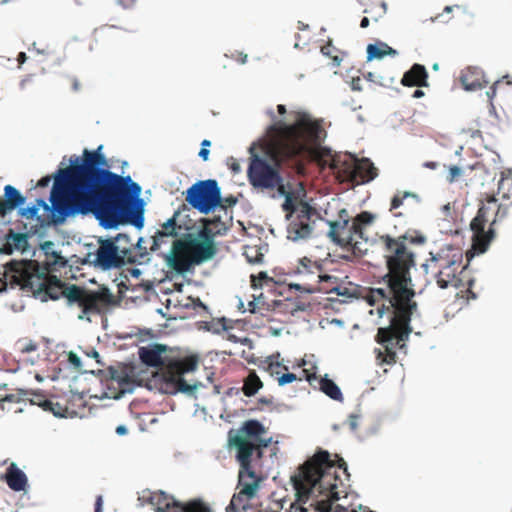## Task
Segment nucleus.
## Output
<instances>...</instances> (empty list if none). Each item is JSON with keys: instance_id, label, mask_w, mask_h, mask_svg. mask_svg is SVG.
<instances>
[{"instance_id": "42", "label": "nucleus", "mask_w": 512, "mask_h": 512, "mask_svg": "<svg viewBox=\"0 0 512 512\" xmlns=\"http://www.w3.org/2000/svg\"><path fill=\"white\" fill-rule=\"evenodd\" d=\"M198 266L197 263L193 262V259L190 258L187 262H182L180 260L179 264H176V267L169 268L175 277L186 278L188 275H192L195 272L194 267Z\"/></svg>"}, {"instance_id": "7", "label": "nucleus", "mask_w": 512, "mask_h": 512, "mask_svg": "<svg viewBox=\"0 0 512 512\" xmlns=\"http://www.w3.org/2000/svg\"><path fill=\"white\" fill-rule=\"evenodd\" d=\"M253 150V146H250L252 156L247 168L249 184L258 190H274L280 187L284 182L280 170L266 157L254 154Z\"/></svg>"}, {"instance_id": "20", "label": "nucleus", "mask_w": 512, "mask_h": 512, "mask_svg": "<svg viewBox=\"0 0 512 512\" xmlns=\"http://www.w3.org/2000/svg\"><path fill=\"white\" fill-rule=\"evenodd\" d=\"M170 350L167 344L151 342L138 349L140 362L148 368H158L163 365V355Z\"/></svg>"}, {"instance_id": "46", "label": "nucleus", "mask_w": 512, "mask_h": 512, "mask_svg": "<svg viewBox=\"0 0 512 512\" xmlns=\"http://www.w3.org/2000/svg\"><path fill=\"white\" fill-rule=\"evenodd\" d=\"M188 299L191 301V303H185L183 304L181 301H177L173 304L174 308H182V309H203L206 313L211 315V310L209 306L204 303L199 297H193L189 296Z\"/></svg>"}, {"instance_id": "9", "label": "nucleus", "mask_w": 512, "mask_h": 512, "mask_svg": "<svg viewBox=\"0 0 512 512\" xmlns=\"http://www.w3.org/2000/svg\"><path fill=\"white\" fill-rule=\"evenodd\" d=\"M488 210L489 208L481 203L476 215L469 224L470 230L473 232L472 245L466 252L467 262L463 266L462 271L468 269L475 256L486 253L491 243L496 238L494 226L490 225L488 230H485Z\"/></svg>"}, {"instance_id": "60", "label": "nucleus", "mask_w": 512, "mask_h": 512, "mask_svg": "<svg viewBox=\"0 0 512 512\" xmlns=\"http://www.w3.org/2000/svg\"><path fill=\"white\" fill-rule=\"evenodd\" d=\"M63 297L61 294L55 291L48 290L47 288L41 292V295L39 296V300L42 303H46L48 301H58L60 298Z\"/></svg>"}, {"instance_id": "59", "label": "nucleus", "mask_w": 512, "mask_h": 512, "mask_svg": "<svg viewBox=\"0 0 512 512\" xmlns=\"http://www.w3.org/2000/svg\"><path fill=\"white\" fill-rule=\"evenodd\" d=\"M180 239L185 242V247L195 248L199 245L196 232H187L180 234Z\"/></svg>"}, {"instance_id": "51", "label": "nucleus", "mask_w": 512, "mask_h": 512, "mask_svg": "<svg viewBox=\"0 0 512 512\" xmlns=\"http://www.w3.org/2000/svg\"><path fill=\"white\" fill-rule=\"evenodd\" d=\"M414 286H402L399 289L391 290V294L394 298L402 296L406 301H414L413 298L416 296V292L413 288Z\"/></svg>"}, {"instance_id": "18", "label": "nucleus", "mask_w": 512, "mask_h": 512, "mask_svg": "<svg viewBox=\"0 0 512 512\" xmlns=\"http://www.w3.org/2000/svg\"><path fill=\"white\" fill-rule=\"evenodd\" d=\"M56 173L57 170L52 175H45L41 177L38 180L36 187L46 188L52 181V185L57 182L60 197H76L77 195H80L78 190H82V187L74 184L71 173H67L59 177H56Z\"/></svg>"}, {"instance_id": "22", "label": "nucleus", "mask_w": 512, "mask_h": 512, "mask_svg": "<svg viewBox=\"0 0 512 512\" xmlns=\"http://www.w3.org/2000/svg\"><path fill=\"white\" fill-rule=\"evenodd\" d=\"M352 155L350 166L351 176L359 178L358 184H367L378 176V170L370 158H359L356 154Z\"/></svg>"}, {"instance_id": "45", "label": "nucleus", "mask_w": 512, "mask_h": 512, "mask_svg": "<svg viewBox=\"0 0 512 512\" xmlns=\"http://www.w3.org/2000/svg\"><path fill=\"white\" fill-rule=\"evenodd\" d=\"M158 382L161 385V393L170 395L167 391L176 390V384L179 383L178 377H175L172 374H161L158 376Z\"/></svg>"}, {"instance_id": "55", "label": "nucleus", "mask_w": 512, "mask_h": 512, "mask_svg": "<svg viewBox=\"0 0 512 512\" xmlns=\"http://www.w3.org/2000/svg\"><path fill=\"white\" fill-rule=\"evenodd\" d=\"M39 249L47 257L60 256V251L54 249V242L52 240H39Z\"/></svg>"}, {"instance_id": "34", "label": "nucleus", "mask_w": 512, "mask_h": 512, "mask_svg": "<svg viewBox=\"0 0 512 512\" xmlns=\"http://www.w3.org/2000/svg\"><path fill=\"white\" fill-rule=\"evenodd\" d=\"M251 480V482H245L244 478H240L238 475V487H240L239 492H241V495H244L246 499H253L260 489V479L256 477Z\"/></svg>"}, {"instance_id": "1", "label": "nucleus", "mask_w": 512, "mask_h": 512, "mask_svg": "<svg viewBox=\"0 0 512 512\" xmlns=\"http://www.w3.org/2000/svg\"><path fill=\"white\" fill-rule=\"evenodd\" d=\"M100 144L96 149L85 148L82 155L64 156L57 167L56 177L72 174L74 184L82 187L80 195L91 203L100 205L104 215L113 213V205L126 202L119 183V174L111 171L109 159Z\"/></svg>"}, {"instance_id": "39", "label": "nucleus", "mask_w": 512, "mask_h": 512, "mask_svg": "<svg viewBox=\"0 0 512 512\" xmlns=\"http://www.w3.org/2000/svg\"><path fill=\"white\" fill-rule=\"evenodd\" d=\"M132 253H133V249L131 247H121L120 246V251H118L115 258L121 265L114 267V269H122L127 264L140 263V260L136 256H134Z\"/></svg>"}, {"instance_id": "16", "label": "nucleus", "mask_w": 512, "mask_h": 512, "mask_svg": "<svg viewBox=\"0 0 512 512\" xmlns=\"http://www.w3.org/2000/svg\"><path fill=\"white\" fill-rule=\"evenodd\" d=\"M313 459L315 461V463L317 465L320 466V469L318 471V473H321V477L319 479H322L323 482L325 483L324 484V488L326 489V486L329 487L330 491H329V496L331 497H335L336 499L339 498L338 496V492H337V479L338 477H334L333 479H329L327 481H325L324 479V474H325V468H331L335 465H337L340 469H342L344 471V473L348 474V465L346 463V461L341 457V456H337V463L333 464L332 463V460H331V454L328 450L326 449H323V448H317L314 455H313Z\"/></svg>"}, {"instance_id": "23", "label": "nucleus", "mask_w": 512, "mask_h": 512, "mask_svg": "<svg viewBox=\"0 0 512 512\" xmlns=\"http://www.w3.org/2000/svg\"><path fill=\"white\" fill-rule=\"evenodd\" d=\"M0 479L14 492H27L29 487L26 473L18 467L16 462L9 464L5 473L0 476Z\"/></svg>"}, {"instance_id": "41", "label": "nucleus", "mask_w": 512, "mask_h": 512, "mask_svg": "<svg viewBox=\"0 0 512 512\" xmlns=\"http://www.w3.org/2000/svg\"><path fill=\"white\" fill-rule=\"evenodd\" d=\"M21 289L23 291L31 292L33 298L38 299L41 295V292L46 289V284L42 281L36 280L35 276H29L22 285Z\"/></svg>"}, {"instance_id": "48", "label": "nucleus", "mask_w": 512, "mask_h": 512, "mask_svg": "<svg viewBox=\"0 0 512 512\" xmlns=\"http://www.w3.org/2000/svg\"><path fill=\"white\" fill-rule=\"evenodd\" d=\"M229 321L226 316L218 317L217 322L221 324L220 328H213L209 322H206L204 330L212 332L215 335H220L222 332H228L233 328V326L228 325Z\"/></svg>"}, {"instance_id": "26", "label": "nucleus", "mask_w": 512, "mask_h": 512, "mask_svg": "<svg viewBox=\"0 0 512 512\" xmlns=\"http://www.w3.org/2000/svg\"><path fill=\"white\" fill-rule=\"evenodd\" d=\"M394 351L396 352V348L400 351H404L407 353V345L406 341L409 340L411 333L413 332L410 318H407L406 322L395 323L394 326Z\"/></svg>"}, {"instance_id": "4", "label": "nucleus", "mask_w": 512, "mask_h": 512, "mask_svg": "<svg viewBox=\"0 0 512 512\" xmlns=\"http://www.w3.org/2000/svg\"><path fill=\"white\" fill-rule=\"evenodd\" d=\"M49 207L44 215H37L33 221L34 225L28 226L30 235L44 240L50 227H58L66 223L68 218H75L78 215L86 216L91 213V204L81 195L76 197H60L57 182L51 186L49 194Z\"/></svg>"}, {"instance_id": "38", "label": "nucleus", "mask_w": 512, "mask_h": 512, "mask_svg": "<svg viewBox=\"0 0 512 512\" xmlns=\"http://www.w3.org/2000/svg\"><path fill=\"white\" fill-rule=\"evenodd\" d=\"M180 229H182V224L169 217L161 224V229L155 230L166 238H178L180 236Z\"/></svg>"}, {"instance_id": "19", "label": "nucleus", "mask_w": 512, "mask_h": 512, "mask_svg": "<svg viewBox=\"0 0 512 512\" xmlns=\"http://www.w3.org/2000/svg\"><path fill=\"white\" fill-rule=\"evenodd\" d=\"M27 197L15 186L7 184L3 189V196L0 197V219L7 214L16 211L26 205Z\"/></svg>"}, {"instance_id": "28", "label": "nucleus", "mask_w": 512, "mask_h": 512, "mask_svg": "<svg viewBox=\"0 0 512 512\" xmlns=\"http://www.w3.org/2000/svg\"><path fill=\"white\" fill-rule=\"evenodd\" d=\"M185 242L180 238L173 241L169 251L167 252H158L157 256L162 257L165 262V266L167 268L176 267V264L180 263V252L185 250Z\"/></svg>"}, {"instance_id": "57", "label": "nucleus", "mask_w": 512, "mask_h": 512, "mask_svg": "<svg viewBox=\"0 0 512 512\" xmlns=\"http://www.w3.org/2000/svg\"><path fill=\"white\" fill-rule=\"evenodd\" d=\"M67 357H68V363H69V367L70 368H73L77 371H79L81 373V370H84L83 369V361L81 359V357L74 351H69L67 353Z\"/></svg>"}, {"instance_id": "47", "label": "nucleus", "mask_w": 512, "mask_h": 512, "mask_svg": "<svg viewBox=\"0 0 512 512\" xmlns=\"http://www.w3.org/2000/svg\"><path fill=\"white\" fill-rule=\"evenodd\" d=\"M198 242L202 241L205 245H218L215 240V233L209 227H196Z\"/></svg>"}, {"instance_id": "25", "label": "nucleus", "mask_w": 512, "mask_h": 512, "mask_svg": "<svg viewBox=\"0 0 512 512\" xmlns=\"http://www.w3.org/2000/svg\"><path fill=\"white\" fill-rule=\"evenodd\" d=\"M314 225L315 221L300 222L296 220H290L287 226V238L293 242L309 239L312 232L314 231Z\"/></svg>"}, {"instance_id": "14", "label": "nucleus", "mask_w": 512, "mask_h": 512, "mask_svg": "<svg viewBox=\"0 0 512 512\" xmlns=\"http://www.w3.org/2000/svg\"><path fill=\"white\" fill-rule=\"evenodd\" d=\"M23 232H15L14 229L10 228L4 235V241L11 244L10 246H1L0 255L10 256L15 251H19L22 255H26L31 252V257L36 255V250L32 249L29 239L34 235H30L28 229V223H23Z\"/></svg>"}, {"instance_id": "29", "label": "nucleus", "mask_w": 512, "mask_h": 512, "mask_svg": "<svg viewBox=\"0 0 512 512\" xmlns=\"http://www.w3.org/2000/svg\"><path fill=\"white\" fill-rule=\"evenodd\" d=\"M217 252V245H205L199 243V245L194 248V252L191 258L193 259L194 263H197V265L200 266L211 262L216 257Z\"/></svg>"}, {"instance_id": "43", "label": "nucleus", "mask_w": 512, "mask_h": 512, "mask_svg": "<svg viewBox=\"0 0 512 512\" xmlns=\"http://www.w3.org/2000/svg\"><path fill=\"white\" fill-rule=\"evenodd\" d=\"M284 201L281 204L282 210L286 213L285 220H292L293 215L298 212L299 206L295 202L292 192L289 190L287 195L283 198Z\"/></svg>"}, {"instance_id": "27", "label": "nucleus", "mask_w": 512, "mask_h": 512, "mask_svg": "<svg viewBox=\"0 0 512 512\" xmlns=\"http://www.w3.org/2000/svg\"><path fill=\"white\" fill-rule=\"evenodd\" d=\"M49 205L50 203L48 204L44 198L37 197L34 199V201L29 203L26 202V205H23L20 209H18L17 215L26 220H32L40 214V210L45 211Z\"/></svg>"}, {"instance_id": "10", "label": "nucleus", "mask_w": 512, "mask_h": 512, "mask_svg": "<svg viewBox=\"0 0 512 512\" xmlns=\"http://www.w3.org/2000/svg\"><path fill=\"white\" fill-rule=\"evenodd\" d=\"M308 476L302 473H294L290 478V483L295 492V501L290 504L285 512H309V508L305 504L315 495V491L319 490L324 493V482L322 479H315L311 485L305 483Z\"/></svg>"}, {"instance_id": "49", "label": "nucleus", "mask_w": 512, "mask_h": 512, "mask_svg": "<svg viewBox=\"0 0 512 512\" xmlns=\"http://www.w3.org/2000/svg\"><path fill=\"white\" fill-rule=\"evenodd\" d=\"M326 293L328 294H336L337 296L344 297V300H353L359 299V293L356 290H351L348 288H342L339 285L334 286Z\"/></svg>"}, {"instance_id": "40", "label": "nucleus", "mask_w": 512, "mask_h": 512, "mask_svg": "<svg viewBox=\"0 0 512 512\" xmlns=\"http://www.w3.org/2000/svg\"><path fill=\"white\" fill-rule=\"evenodd\" d=\"M248 500L241 492L235 493L226 507V512H246L250 507Z\"/></svg>"}, {"instance_id": "54", "label": "nucleus", "mask_w": 512, "mask_h": 512, "mask_svg": "<svg viewBox=\"0 0 512 512\" xmlns=\"http://www.w3.org/2000/svg\"><path fill=\"white\" fill-rule=\"evenodd\" d=\"M96 290L98 292L100 301H102L104 304L111 305L114 303V295L107 285H99L98 289Z\"/></svg>"}, {"instance_id": "21", "label": "nucleus", "mask_w": 512, "mask_h": 512, "mask_svg": "<svg viewBox=\"0 0 512 512\" xmlns=\"http://www.w3.org/2000/svg\"><path fill=\"white\" fill-rule=\"evenodd\" d=\"M267 433V428L258 419H248L242 422L238 429L231 428L228 431L229 438H236L242 441H249L254 444V440Z\"/></svg>"}, {"instance_id": "52", "label": "nucleus", "mask_w": 512, "mask_h": 512, "mask_svg": "<svg viewBox=\"0 0 512 512\" xmlns=\"http://www.w3.org/2000/svg\"><path fill=\"white\" fill-rule=\"evenodd\" d=\"M313 216V206L309 201H305L296 217V221L310 222Z\"/></svg>"}, {"instance_id": "13", "label": "nucleus", "mask_w": 512, "mask_h": 512, "mask_svg": "<svg viewBox=\"0 0 512 512\" xmlns=\"http://www.w3.org/2000/svg\"><path fill=\"white\" fill-rule=\"evenodd\" d=\"M229 450H235V459L239 463V476L240 478H256V472L252 468V461L255 453V446L249 441H242L236 438L227 439L225 446Z\"/></svg>"}, {"instance_id": "5", "label": "nucleus", "mask_w": 512, "mask_h": 512, "mask_svg": "<svg viewBox=\"0 0 512 512\" xmlns=\"http://www.w3.org/2000/svg\"><path fill=\"white\" fill-rule=\"evenodd\" d=\"M182 195L188 205L202 215H210L217 210L227 216L229 208L237 205L238 196L233 194L223 196L222 188L216 179L196 180Z\"/></svg>"}, {"instance_id": "37", "label": "nucleus", "mask_w": 512, "mask_h": 512, "mask_svg": "<svg viewBox=\"0 0 512 512\" xmlns=\"http://www.w3.org/2000/svg\"><path fill=\"white\" fill-rule=\"evenodd\" d=\"M384 42L376 40L374 43H369L366 47V61L373 60L381 61L386 57L385 49L383 48Z\"/></svg>"}, {"instance_id": "58", "label": "nucleus", "mask_w": 512, "mask_h": 512, "mask_svg": "<svg viewBox=\"0 0 512 512\" xmlns=\"http://www.w3.org/2000/svg\"><path fill=\"white\" fill-rule=\"evenodd\" d=\"M280 357V353L276 352L272 355H269L266 357L261 363H263L264 370L272 369L273 367H280L283 365L282 362L278 361V358Z\"/></svg>"}, {"instance_id": "8", "label": "nucleus", "mask_w": 512, "mask_h": 512, "mask_svg": "<svg viewBox=\"0 0 512 512\" xmlns=\"http://www.w3.org/2000/svg\"><path fill=\"white\" fill-rule=\"evenodd\" d=\"M139 500L153 506L155 512H212V508L202 498L182 502L163 490L143 491Z\"/></svg>"}, {"instance_id": "12", "label": "nucleus", "mask_w": 512, "mask_h": 512, "mask_svg": "<svg viewBox=\"0 0 512 512\" xmlns=\"http://www.w3.org/2000/svg\"><path fill=\"white\" fill-rule=\"evenodd\" d=\"M99 247L94 251L93 266L102 272H108L121 265L115 256L120 251V245L114 241L112 236H98Z\"/></svg>"}, {"instance_id": "3", "label": "nucleus", "mask_w": 512, "mask_h": 512, "mask_svg": "<svg viewBox=\"0 0 512 512\" xmlns=\"http://www.w3.org/2000/svg\"><path fill=\"white\" fill-rule=\"evenodd\" d=\"M119 183L123 189V197L127 200L123 205L115 204L110 216L104 215V211L98 203H91V213L98 221L100 227L105 230H118L122 226H133L138 232L145 227V199L141 198L142 186L135 182L131 175H120Z\"/></svg>"}, {"instance_id": "24", "label": "nucleus", "mask_w": 512, "mask_h": 512, "mask_svg": "<svg viewBox=\"0 0 512 512\" xmlns=\"http://www.w3.org/2000/svg\"><path fill=\"white\" fill-rule=\"evenodd\" d=\"M429 73L425 65L414 63L410 69L404 72L400 83L404 87H428Z\"/></svg>"}, {"instance_id": "63", "label": "nucleus", "mask_w": 512, "mask_h": 512, "mask_svg": "<svg viewBox=\"0 0 512 512\" xmlns=\"http://www.w3.org/2000/svg\"><path fill=\"white\" fill-rule=\"evenodd\" d=\"M464 173V170L459 165H451L449 167L447 181L449 183H453L456 179H458L460 176H462Z\"/></svg>"}, {"instance_id": "17", "label": "nucleus", "mask_w": 512, "mask_h": 512, "mask_svg": "<svg viewBox=\"0 0 512 512\" xmlns=\"http://www.w3.org/2000/svg\"><path fill=\"white\" fill-rule=\"evenodd\" d=\"M412 268H416L415 253H411L409 255V260L407 261L406 266H403L399 271L386 272L377 280V283L386 284L389 291L399 289L402 286H414L410 273Z\"/></svg>"}, {"instance_id": "15", "label": "nucleus", "mask_w": 512, "mask_h": 512, "mask_svg": "<svg viewBox=\"0 0 512 512\" xmlns=\"http://www.w3.org/2000/svg\"><path fill=\"white\" fill-rule=\"evenodd\" d=\"M323 140H315L310 136L304 137V149L291 157H282L283 159H292L302 154H309L320 161L323 165L336 167L338 162L337 153L330 147L323 145Z\"/></svg>"}, {"instance_id": "36", "label": "nucleus", "mask_w": 512, "mask_h": 512, "mask_svg": "<svg viewBox=\"0 0 512 512\" xmlns=\"http://www.w3.org/2000/svg\"><path fill=\"white\" fill-rule=\"evenodd\" d=\"M116 383L122 388V392L113 395L114 400H120L125 394H133L136 385L131 381L130 375L127 372L121 373L120 377L116 379Z\"/></svg>"}, {"instance_id": "53", "label": "nucleus", "mask_w": 512, "mask_h": 512, "mask_svg": "<svg viewBox=\"0 0 512 512\" xmlns=\"http://www.w3.org/2000/svg\"><path fill=\"white\" fill-rule=\"evenodd\" d=\"M460 80L464 90L469 92H474L479 89H482L485 85L489 83L488 81H485L484 84H482L478 79H474L471 82H469L468 77L465 75L461 76Z\"/></svg>"}, {"instance_id": "11", "label": "nucleus", "mask_w": 512, "mask_h": 512, "mask_svg": "<svg viewBox=\"0 0 512 512\" xmlns=\"http://www.w3.org/2000/svg\"><path fill=\"white\" fill-rule=\"evenodd\" d=\"M406 239H408V233L397 238L389 234L381 236V240L388 252V254L384 256L387 272L399 271L403 266H406L409 255L413 253L407 249Z\"/></svg>"}, {"instance_id": "2", "label": "nucleus", "mask_w": 512, "mask_h": 512, "mask_svg": "<svg viewBox=\"0 0 512 512\" xmlns=\"http://www.w3.org/2000/svg\"><path fill=\"white\" fill-rule=\"evenodd\" d=\"M271 119L266 127V133H278L273 140V146L279 157H291L304 149V137L310 136L319 141L327 137L321 123L306 111H292L293 122L285 118L278 119L272 108L265 111Z\"/></svg>"}, {"instance_id": "6", "label": "nucleus", "mask_w": 512, "mask_h": 512, "mask_svg": "<svg viewBox=\"0 0 512 512\" xmlns=\"http://www.w3.org/2000/svg\"><path fill=\"white\" fill-rule=\"evenodd\" d=\"M394 312L389 317L390 323L387 326L380 327L375 335V341L385 349V359L382 364L393 365L397 360V352L394 351V326L395 323L406 322L410 318L419 317L418 304L415 301H405L403 304L394 305Z\"/></svg>"}, {"instance_id": "44", "label": "nucleus", "mask_w": 512, "mask_h": 512, "mask_svg": "<svg viewBox=\"0 0 512 512\" xmlns=\"http://www.w3.org/2000/svg\"><path fill=\"white\" fill-rule=\"evenodd\" d=\"M178 381L180 386L174 391H167L171 396H175L179 393H182L188 397L197 398V391L193 384H189L184 376L179 375Z\"/></svg>"}, {"instance_id": "32", "label": "nucleus", "mask_w": 512, "mask_h": 512, "mask_svg": "<svg viewBox=\"0 0 512 512\" xmlns=\"http://www.w3.org/2000/svg\"><path fill=\"white\" fill-rule=\"evenodd\" d=\"M264 386V383L257 375L256 371L252 370L249 372L248 377L244 380V386L242 392L247 397H252L257 394Z\"/></svg>"}, {"instance_id": "56", "label": "nucleus", "mask_w": 512, "mask_h": 512, "mask_svg": "<svg viewBox=\"0 0 512 512\" xmlns=\"http://www.w3.org/2000/svg\"><path fill=\"white\" fill-rule=\"evenodd\" d=\"M189 364L187 367L181 370L180 375L184 376L185 374L194 373L197 371L199 367V356L196 353H190L188 355Z\"/></svg>"}, {"instance_id": "62", "label": "nucleus", "mask_w": 512, "mask_h": 512, "mask_svg": "<svg viewBox=\"0 0 512 512\" xmlns=\"http://www.w3.org/2000/svg\"><path fill=\"white\" fill-rule=\"evenodd\" d=\"M358 219L361 222L359 225L364 228L365 226L371 225L375 221L376 215L370 211L365 210L358 215Z\"/></svg>"}, {"instance_id": "31", "label": "nucleus", "mask_w": 512, "mask_h": 512, "mask_svg": "<svg viewBox=\"0 0 512 512\" xmlns=\"http://www.w3.org/2000/svg\"><path fill=\"white\" fill-rule=\"evenodd\" d=\"M320 220L325 221V223L329 227V230L326 235L330 239V241L333 242L337 246H341L343 244V241H342V238L337 235V231L345 230L349 225L350 219H345V220L341 221V220H327V219L320 217Z\"/></svg>"}, {"instance_id": "64", "label": "nucleus", "mask_w": 512, "mask_h": 512, "mask_svg": "<svg viewBox=\"0 0 512 512\" xmlns=\"http://www.w3.org/2000/svg\"><path fill=\"white\" fill-rule=\"evenodd\" d=\"M297 375L295 373H292V372H286V373H283L281 374L278 378H277V381H278V385L280 387H284L288 384H291L293 382H295L297 380Z\"/></svg>"}, {"instance_id": "30", "label": "nucleus", "mask_w": 512, "mask_h": 512, "mask_svg": "<svg viewBox=\"0 0 512 512\" xmlns=\"http://www.w3.org/2000/svg\"><path fill=\"white\" fill-rule=\"evenodd\" d=\"M320 391L323 392L330 399L342 402L344 397L341 388L338 384L329 377L328 374L320 377L319 379Z\"/></svg>"}, {"instance_id": "33", "label": "nucleus", "mask_w": 512, "mask_h": 512, "mask_svg": "<svg viewBox=\"0 0 512 512\" xmlns=\"http://www.w3.org/2000/svg\"><path fill=\"white\" fill-rule=\"evenodd\" d=\"M62 296L66 299L67 306L77 304L82 307L84 300L81 298L82 288L76 284H69L64 288Z\"/></svg>"}, {"instance_id": "50", "label": "nucleus", "mask_w": 512, "mask_h": 512, "mask_svg": "<svg viewBox=\"0 0 512 512\" xmlns=\"http://www.w3.org/2000/svg\"><path fill=\"white\" fill-rule=\"evenodd\" d=\"M82 291H85L86 306L91 307L95 312L99 313L100 309L98 302L100 301V298L97 290H88L83 288Z\"/></svg>"}, {"instance_id": "61", "label": "nucleus", "mask_w": 512, "mask_h": 512, "mask_svg": "<svg viewBox=\"0 0 512 512\" xmlns=\"http://www.w3.org/2000/svg\"><path fill=\"white\" fill-rule=\"evenodd\" d=\"M212 142L208 139H204L201 142V147L198 153L199 158H201L204 162L209 160L210 157V147Z\"/></svg>"}, {"instance_id": "35", "label": "nucleus", "mask_w": 512, "mask_h": 512, "mask_svg": "<svg viewBox=\"0 0 512 512\" xmlns=\"http://www.w3.org/2000/svg\"><path fill=\"white\" fill-rule=\"evenodd\" d=\"M30 404L38 405L44 411L51 412L54 417L58 419H66L67 413L65 411H56L57 408H61V404L59 402H53L49 399H42L39 402H36L34 399H29Z\"/></svg>"}]
</instances>
